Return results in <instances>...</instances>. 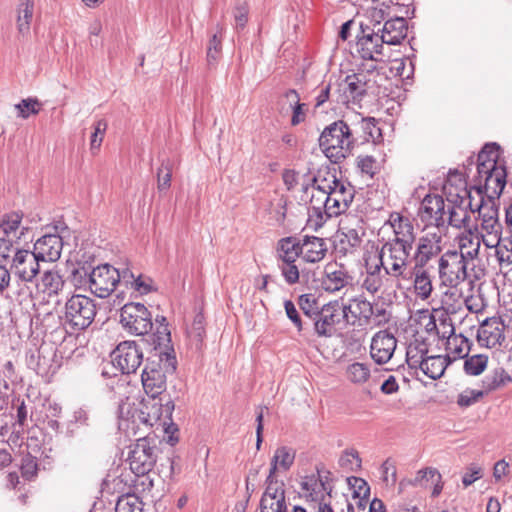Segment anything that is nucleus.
Masks as SVG:
<instances>
[{
  "instance_id": "obj_2",
  "label": "nucleus",
  "mask_w": 512,
  "mask_h": 512,
  "mask_svg": "<svg viewBox=\"0 0 512 512\" xmlns=\"http://www.w3.org/2000/svg\"><path fill=\"white\" fill-rule=\"evenodd\" d=\"M460 252L447 251L439 258V276L445 285L451 288L464 282L467 274V259L478 256L480 249L479 237L464 236L459 243Z\"/></svg>"
},
{
  "instance_id": "obj_61",
  "label": "nucleus",
  "mask_w": 512,
  "mask_h": 512,
  "mask_svg": "<svg viewBox=\"0 0 512 512\" xmlns=\"http://www.w3.org/2000/svg\"><path fill=\"white\" fill-rule=\"evenodd\" d=\"M284 308H285L287 317L294 324L297 331L299 333L302 332L303 331V322L301 320L300 314H299L295 304L291 300H285Z\"/></svg>"
},
{
  "instance_id": "obj_35",
  "label": "nucleus",
  "mask_w": 512,
  "mask_h": 512,
  "mask_svg": "<svg viewBox=\"0 0 512 512\" xmlns=\"http://www.w3.org/2000/svg\"><path fill=\"white\" fill-rule=\"evenodd\" d=\"M295 450L287 446L278 447L271 459V467L269 470L270 478L276 474L278 470L288 471L295 460Z\"/></svg>"
},
{
  "instance_id": "obj_39",
  "label": "nucleus",
  "mask_w": 512,
  "mask_h": 512,
  "mask_svg": "<svg viewBox=\"0 0 512 512\" xmlns=\"http://www.w3.org/2000/svg\"><path fill=\"white\" fill-rule=\"evenodd\" d=\"M446 369L445 359L441 356H427L422 364V372L429 378H440Z\"/></svg>"
},
{
  "instance_id": "obj_42",
  "label": "nucleus",
  "mask_w": 512,
  "mask_h": 512,
  "mask_svg": "<svg viewBox=\"0 0 512 512\" xmlns=\"http://www.w3.org/2000/svg\"><path fill=\"white\" fill-rule=\"evenodd\" d=\"M14 107L18 117L28 119L31 115H37L40 112L42 103L36 97H29L22 99Z\"/></svg>"
},
{
  "instance_id": "obj_3",
  "label": "nucleus",
  "mask_w": 512,
  "mask_h": 512,
  "mask_svg": "<svg viewBox=\"0 0 512 512\" xmlns=\"http://www.w3.org/2000/svg\"><path fill=\"white\" fill-rule=\"evenodd\" d=\"M319 146L331 162H341L352 154L355 147L351 126L344 120L326 126L319 137Z\"/></svg>"
},
{
  "instance_id": "obj_55",
  "label": "nucleus",
  "mask_w": 512,
  "mask_h": 512,
  "mask_svg": "<svg viewBox=\"0 0 512 512\" xmlns=\"http://www.w3.org/2000/svg\"><path fill=\"white\" fill-rule=\"evenodd\" d=\"M496 256L500 264H512V235L503 239L498 250H496Z\"/></svg>"
},
{
  "instance_id": "obj_29",
  "label": "nucleus",
  "mask_w": 512,
  "mask_h": 512,
  "mask_svg": "<svg viewBox=\"0 0 512 512\" xmlns=\"http://www.w3.org/2000/svg\"><path fill=\"white\" fill-rule=\"evenodd\" d=\"M47 304L44 301H41L37 304L33 305V318L32 323L35 324L36 327H41L43 332H48L49 330H53L59 324H63V317L58 315L57 313L49 310L47 308Z\"/></svg>"
},
{
  "instance_id": "obj_49",
  "label": "nucleus",
  "mask_w": 512,
  "mask_h": 512,
  "mask_svg": "<svg viewBox=\"0 0 512 512\" xmlns=\"http://www.w3.org/2000/svg\"><path fill=\"white\" fill-rule=\"evenodd\" d=\"M171 178V164L168 160H163L157 172V188L159 192L166 191L169 189L171 185Z\"/></svg>"
},
{
  "instance_id": "obj_13",
  "label": "nucleus",
  "mask_w": 512,
  "mask_h": 512,
  "mask_svg": "<svg viewBox=\"0 0 512 512\" xmlns=\"http://www.w3.org/2000/svg\"><path fill=\"white\" fill-rule=\"evenodd\" d=\"M156 459V447L152 446L147 438H140L130 446L127 460L135 475L142 476L150 472Z\"/></svg>"
},
{
  "instance_id": "obj_30",
  "label": "nucleus",
  "mask_w": 512,
  "mask_h": 512,
  "mask_svg": "<svg viewBox=\"0 0 512 512\" xmlns=\"http://www.w3.org/2000/svg\"><path fill=\"white\" fill-rule=\"evenodd\" d=\"M341 309L342 317L345 318L347 322H349V318L351 317L353 319L352 324L362 319L367 322L373 315L371 302L362 297L352 299L348 305L341 306Z\"/></svg>"
},
{
  "instance_id": "obj_18",
  "label": "nucleus",
  "mask_w": 512,
  "mask_h": 512,
  "mask_svg": "<svg viewBox=\"0 0 512 512\" xmlns=\"http://www.w3.org/2000/svg\"><path fill=\"white\" fill-rule=\"evenodd\" d=\"M419 215L426 226L445 227L447 210L443 197L427 195L422 202Z\"/></svg>"
},
{
  "instance_id": "obj_41",
  "label": "nucleus",
  "mask_w": 512,
  "mask_h": 512,
  "mask_svg": "<svg viewBox=\"0 0 512 512\" xmlns=\"http://www.w3.org/2000/svg\"><path fill=\"white\" fill-rule=\"evenodd\" d=\"M428 349L423 343L410 344L407 348L406 361L412 369L422 367L427 357Z\"/></svg>"
},
{
  "instance_id": "obj_23",
  "label": "nucleus",
  "mask_w": 512,
  "mask_h": 512,
  "mask_svg": "<svg viewBox=\"0 0 512 512\" xmlns=\"http://www.w3.org/2000/svg\"><path fill=\"white\" fill-rule=\"evenodd\" d=\"M354 134L355 145L368 142L379 143L382 141V131L378 126V121L373 117H362L351 126Z\"/></svg>"
},
{
  "instance_id": "obj_33",
  "label": "nucleus",
  "mask_w": 512,
  "mask_h": 512,
  "mask_svg": "<svg viewBox=\"0 0 512 512\" xmlns=\"http://www.w3.org/2000/svg\"><path fill=\"white\" fill-rule=\"evenodd\" d=\"M409 279H413L414 292L421 300H427L431 296L433 285L427 269L412 267L407 280Z\"/></svg>"
},
{
  "instance_id": "obj_60",
  "label": "nucleus",
  "mask_w": 512,
  "mask_h": 512,
  "mask_svg": "<svg viewBox=\"0 0 512 512\" xmlns=\"http://www.w3.org/2000/svg\"><path fill=\"white\" fill-rule=\"evenodd\" d=\"M388 275H366L362 287L369 293L375 294L380 291L383 286L384 279Z\"/></svg>"
},
{
  "instance_id": "obj_37",
  "label": "nucleus",
  "mask_w": 512,
  "mask_h": 512,
  "mask_svg": "<svg viewBox=\"0 0 512 512\" xmlns=\"http://www.w3.org/2000/svg\"><path fill=\"white\" fill-rule=\"evenodd\" d=\"M512 382L510 374L502 367L493 369L482 380L483 392L489 393Z\"/></svg>"
},
{
  "instance_id": "obj_47",
  "label": "nucleus",
  "mask_w": 512,
  "mask_h": 512,
  "mask_svg": "<svg viewBox=\"0 0 512 512\" xmlns=\"http://www.w3.org/2000/svg\"><path fill=\"white\" fill-rule=\"evenodd\" d=\"M335 89L336 81L332 83L331 80L328 83H323L321 86H319L318 94L315 97V109L322 107L327 102L330 104L335 103V101L332 100V95L334 94Z\"/></svg>"
},
{
  "instance_id": "obj_58",
  "label": "nucleus",
  "mask_w": 512,
  "mask_h": 512,
  "mask_svg": "<svg viewBox=\"0 0 512 512\" xmlns=\"http://www.w3.org/2000/svg\"><path fill=\"white\" fill-rule=\"evenodd\" d=\"M267 487L264 493H269L270 498H278L280 501L285 499V492L283 489V483H279L275 479V475L270 478V473L266 479Z\"/></svg>"
},
{
  "instance_id": "obj_64",
  "label": "nucleus",
  "mask_w": 512,
  "mask_h": 512,
  "mask_svg": "<svg viewBox=\"0 0 512 512\" xmlns=\"http://www.w3.org/2000/svg\"><path fill=\"white\" fill-rule=\"evenodd\" d=\"M502 167L503 166L495 165V163H493L492 159L483 160V161L477 160V173H478V178H479L478 182L480 180L482 181V179H485L486 175H490V174L494 173V170L500 169Z\"/></svg>"
},
{
  "instance_id": "obj_11",
  "label": "nucleus",
  "mask_w": 512,
  "mask_h": 512,
  "mask_svg": "<svg viewBox=\"0 0 512 512\" xmlns=\"http://www.w3.org/2000/svg\"><path fill=\"white\" fill-rule=\"evenodd\" d=\"M120 323L130 334L144 336L153 328L152 315L141 303L130 302L120 310Z\"/></svg>"
},
{
  "instance_id": "obj_28",
  "label": "nucleus",
  "mask_w": 512,
  "mask_h": 512,
  "mask_svg": "<svg viewBox=\"0 0 512 512\" xmlns=\"http://www.w3.org/2000/svg\"><path fill=\"white\" fill-rule=\"evenodd\" d=\"M328 248L327 243L323 238L316 236H304L300 239L301 258L307 263H318L322 261Z\"/></svg>"
},
{
  "instance_id": "obj_14",
  "label": "nucleus",
  "mask_w": 512,
  "mask_h": 512,
  "mask_svg": "<svg viewBox=\"0 0 512 512\" xmlns=\"http://www.w3.org/2000/svg\"><path fill=\"white\" fill-rule=\"evenodd\" d=\"M113 364L123 373H135L143 361L142 349L135 341H124L112 353Z\"/></svg>"
},
{
  "instance_id": "obj_51",
  "label": "nucleus",
  "mask_w": 512,
  "mask_h": 512,
  "mask_svg": "<svg viewBox=\"0 0 512 512\" xmlns=\"http://www.w3.org/2000/svg\"><path fill=\"white\" fill-rule=\"evenodd\" d=\"M348 484L353 489V497L354 498H369L370 495V487L368 483L359 477H350L348 478Z\"/></svg>"
},
{
  "instance_id": "obj_38",
  "label": "nucleus",
  "mask_w": 512,
  "mask_h": 512,
  "mask_svg": "<svg viewBox=\"0 0 512 512\" xmlns=\"http://www.w3.org/2000/svg\"><path fill=\"white\" fill-rule=\"evenodd\" d=\"M65 285V282L56 270H47L41 276L40 287L49 297L57 296Z\"/></svg>"
},
{
  "instance_id": "obj_8",
  "label": "nucleus",
  "mask_w": 512,
  "mask_h": 512,
  "mask_svg": "<svg viewBox=\"0 0 512 512\" xmlns=\"http://www.w3.org/2000/svg\"><path fill=\"white\" fill-rule=\"evenodd\" d=\"M444 190L448 194V201L452 203L447 208L446 225L448 224L458 229L467 228L470 220L467 210L469 207L467 204L464 206V204L466 201L468 202V197L463 192V186L460 184L459 178L454 177L451 183L447 181Z\"/></svg>"
},
{
  "instance_id": "obj_25",
  "label": "nucleus",
  "mask_w": 512,
  "mask_h": 512,
  "mask_svg": "<svg viewBox=\"0 0 512 512\" xmlns=\"http://www.w3.org/2000/svg\"><path fill=\"white\" fill-rule=\"evenodd\" d=\"M503 328L504 324L499 318L492 317L485 319L477 331L478 342L487 348L500 345L505 339Z\"/></svg>"
},
{
  "instance_id": "obj_15",
  "label": "nucleus",
  "mask_w": 512,
  "mask_h": 512,
  "mask_svg": "<svg viewBox=\"0 0 512 512\" xmlns=\"http://www.w3.org/2000/svg\"><path fill=\"white\" fill-rule=\"evenodd\" d=\"M342 317L341 305L338 301H331L320 308L313 322L314 333L318 337L330 338L336 332V325Z\"/></svg>"
},
{
  "instance_id": "obj_40",
  "label": "nucleus",
  "mask_w": 512,
  "mask_h": 512,
  "mask_svg": "<svg viewBox=\"0 0 512 512\" xmlns=\"http://www.w3.org/2000/svg\"><path fill=\"white\" fill-rule=\"evenodd\" d=\"M154 349L160 352L168 351L175 355L174 349L171 345V333L168 324H161L157 327L156 332L153 334Z\"/></svg>"
},
{
  "instance_id": "obj_1",
  "label": "nucleus",
  "mask_w": 512,
  "mask_h": 512,
  "mask_svg": "<svg viewBox=\"0 0 512 512\" xmlns=\"http://www.w3.org/2000/svg\"><path fill=\"white\" fill-rule=\"evenodd\" d=\"M312 186L319 193L311 197L312 209L321 221L341 215L353 202L354 187L337 178L335 168L318 170L312 178Z\"/></svg>"
},
{
  "instance_id": "obj_4",
  "label": "nucleus",
  "mask_w": 512,
  "mask_h": 512,
  "mask_svg": "<svg viewBox=\"0 0 512 512\" xmlns=\"http://www.w3.org/2000/svg\"><path fill=\"white\" fill-rule=\"evenodd\" d=\"M157 360L147 359L141 374L143 389L148 397L158 398L166 391L167 375L175 372L176 356L168 351L156 354Z\"/></svg>"
},
{
  "instance_id": "obj_21",
  "label": "nucleus",
  "mask_w": 512,
  "mask_h": 512,
  "mask_svg": "<svg viewBox=\"0 0 512 512\" xmlns=\"http://www.w3.org/2000/svg\"><path fill=\"white\" fill-rule=\"evenodd\" d=\"M397 347V339L388 330H380L372 337L370 355L375 363L386 364L393 356Z\"/></svg>"
},
{
  "instance_id": "obj_43",
  "label": "nucleus",
  "mask_w": 512,
  "mask_h": 512,
  "mask_svg": "<svg viewBox=\"0 0 512 512\" xmlns=\"http://www.w3.org/2000/svg\"><path fill=\"white\" fill-rule=\"evenodd\" d=\"M347 377L353 383H365L370 377L369 366L360 362L352 363L347 368Z\"/></svg>"
},
{
  "instance_id": "obj_31",
  "label": "nucleus",
  "mask_w": 512,
  "mask_h": 512,
  "mask_svg": "<svg viewBox=\"0 0 512 512\" xmlns=\"http://www.w3.org/2000/svg\"><path fill=\"white\" fill-rule=\"evenodd\" d=\"M506 168L503 166L500 169L494 170V173L486 175L484 179V185L481 184V180L475 186H481L483 195L486 198L499 200V197L506 185Z\"/></svg>"
},
{
  "instance_id": "obj_16",
  "label": "nucleus",
  "mask_w": 512,
  "mask_h": 512,
  "mask_svg": "<svg viewBox=\"0 0 512 512\" xmlns=\"http://www.w3.org/2000/svg\"><path fill=\"white\" fill-rule=\"evenodd\" d=\"M141 407L147 412V417H150V420H153L154 423L163 420V424L166 425L169 421L170 423L166 428V432L177 430L175 424L172 423V414L175 405L170 397L166 399L165 396H159L158 400L157 398L150 397L143 399Z\"/></svg>"
},
{
  "instance_id": "obj_9",
  "label": "nucleus",
  "mask_w": 512,
  "mask_h": 512,
  "mask_svg": "<svg viewBox=\"0 0 512 512\" xmlns=\"http://www.w3.org/2000/svg\"><path fill=\"white\" fill-rule=\"evenodd\" d=\"M22 220L21 211H10L0 217V257H8V253L19 246V241L28 232Z\"/></svg>"
},
{
  "instance_id": "obj_44",
  "label": "nucleus",
  "mask_w": 512,
  "mask_h": 512,
  "mask_svg": "<svg viewBox=\"0 0 512 512\" xmlns=\"http://www.w3.org/2000/svg\"><path fill=\"white\" fill-rule=\"evenodd\" d=\"M488 357L484 354H477L468 357L464 362V371L468 375H480L487 367Z\"/></svg>"
},
{
  "instance_id": "obj_54",
  "label": "nucleus",
  "mask_w": 512,
  "mask_h": 512,
  "mask_svg": "<svg viewBox=\"0 0 512 512\" xmlns=\"http://www.w3.org/2000/svg\"><path fill=\"white\" fill-rule=\"evenodd\" d=\"M483 396L484 392L482 390L466 389L459 394L457 404L460 407H469L476 403Z\"/></svg>"
},
{
  "instance_id": "obj_56",
  "label": "nucleus",
  "mask_w": 512,
  "mask_h": 512,
  "mask_svg": "<svg viewBox=\"0 0 512 512\" xmlns=\"http://www.w3.org/2000/svg\"><path fill=\"white\" fill-rule=\"evenodd\" d=\"M278 266L281 270L282 276L289 285H294L299 282L300 274L298 267L295 265V262L281 263Z\"/></svg>"
},
{
  "instance_id": "obj_57",
  "label": "nucleus",
  "mask_w": 512,
  "mask_h": 512,
  "mask_svg": "<svg viewBox=\"0 0 512 512\" xmlns=\"http://www.w3.org/2000/svg\"><path fill=\"white\" fill-rule=\"evenodd\" d=\"M286 205L287 200L284 197H279L271 202L272 211L270 214L277 224H283L286 218Z\"/></svg>"
},
{
  "instance_id": "obj_27",
  "label": "nucleus",
  "mask_w": 512,
  "mask_h": 512,
  "mask_svg": "<svg viewBox=\"0 0 512 512\" xmlns=\"http://www.w3.org/2000/svg\"><path fill=\"white\" fill-rule=\"evenodd\" d=\"M64 243L54 234H45L34 243L33 253L40 261H57L63 249Z\"/></svg>"
},
{
  "instance_id": "obj_17",
  "label": "nucleus",
  "mask_w": 512,
  "mask_h": 512,
  "mask_svg": "<svg viewBox=\"0 0 512 512\" xmlns=\"http://www.w3.org/2000/svg\"><path fill=\"white\" fill-rule=\"evenodd\" d=\"M442 251L441 236L427 234L419 238L413 251V268L427 269L429 262Z\"/></svg>"
},
{
  "instance_id": "obj_6",
  "label": "nucleus",
  "mask_w": 512,
  "mask_h": 512,
  "mask_svg": "<svg viewBox=\"0 0 512 512\" xmlns=\"http://www.w3.org/2000/svg\"><path fill=\"white\" fill-rule=\"evenodd\" d=\"M413 246L401 245L393 242H385L380 250L384 257L385 275L395 280H407L409 267L413 262Z\"/></svg>"
},
{
  "instance_id": "obj_12",
  "label": "nucleus",
  "mask_w": 512,
  "mask_h": 512,
  "mask_svg": "<svg viewBox=\"0 0 512 512\" xmlns=\"http://www.w3.org/2000/svg\"><path fill=\"white\" fill-rule=\"evenodd\" d=\"M87 276L89 290L99 298L108 297L120 284L119 269L110 264H102L87 273L84 268L81 269Z\"/></svg>"
},
{
  "instance_id": "obj_52",
  "label": "nucleus",
  "mask_w": 512,
  "mask_h": 512,
  "mask_svg": "<svg viewBox=\"0 0 512 512\" xmlns=\"http://www.w3.org/2000/svg\"><path fill=\"white\" fill-rule=\"evenodd\" d=\"M221 55V40L217 34H214L209 40L207 47V62L209 66H214L218 62Z\"/></svg>"
},
{
  "instance_id": "obj_5",
  "label": "nucleus",
  "mask_w": 512,
  "mask_h": 512,
  "mask_svg": "<svg viewBox=\"0 0 512 512\" xmlns=\"http://www.w3.org/2000/svg\"><path fill=\"white\" fill-rule=\"evenodd\" d=\"M97 314L96 303L88 296L76 294L65 303L63 325L72 333L87 329Z\"/></svg>"
},
{
  "instance_id": "obj_22",
  "label": "nucleus",
  "mask_w": 512,
  "mask_h": 512,
  "mask_svg": "<svg viewBox=\"0 0 512 512\" xmlns=\"http://www.w3.org/2000/svg\"><path fill=\"white\" fill-rule=\"evenodd\" d=\"M352 281V277L342 264L328 263L320 280L321 287L326 292L335 293L346 287Z\"/></svg>"
},
{
  "instance_id": "obj_45",
  "label": "nucleus",
  "mask_w": 512,
  "mask_h": 512,
  "mask_svg": "<svg viewBox=\"0 0 512 512\" xmlns=\"http://www.w3.org/2000/svg\"><path fill=\"white\" fill-rule=\"evenodd\" d=\"M298 305L303 311L304 315L310 320L315 318L317 313L320 311L318 301L313 294H302L298 298Z\"/></svg>"
},
{
  "instance_id": "obj_26",
  "label": "nucleus",
  "mask_w": 512,
  "mask_h": 512,
  "mask_svg": "<svg viewBox=\"0 0 512 512\" xmlns=\"http://www.w3.org/2000/svg\"><path fill=\"white\" fill-rule=\"evenodd\" d=\"M364 231L357 228L341 227L334 244V250L337 257H345L354 254L362 244Z\"/></svg>"
},
{
  "instance_id": "obj_36",
  "label": "nucleus",
  "mask_w": 512,
  "mask_h": 512,
  "mask_svg": "<svg viewBox=\"0 0 512 512\" xmlns=\"http://www.w3.org/2000/svg\"><path fill=\"white\" fill-rule=\"evenodd\" d=\"M17 30L22 36L30 32V25L34 14V0H19L17 5Z\"/></svg>"
},
{
  "instance_id": "obj_46",
  "label": "nucleus",
  "mask_w": 512,
  "mask_h": 512,
  "mask_svg": "<svg viewBox=\"0 0 512 512\" xmlns=\"http://www.w3.org/2000/svg\"><path fill=\"white\" fill-rule=\"evenodd\" d=\"M361 458L359 453L355 449L345 450L339 458L340 467L350 470L357 471L361 468Z\"/></svg>"
},
{
  "instance_id": "obj_32",
  "label": "nucleus",
  "mask_w": 512,
  "mask_h": 512,
  "mask_svg": "<svg viewBox=\"0 0 512 512\" xmlns=\"http://www.w3.org/2000/svg\"><path fill=\"white\" fill-rule=\"evenodd\" d=\"M381 31L382 37L385 43L388 45H399L407 35V23L402 17H396L394 19L387 20Z\"/></svg>"
},
{
  "instance_id": "obj_10",
  "label": "nucleus",
  "mask_w": 512,
  "mask_h": 512,
  "mask_svg": "<svg viewBox=\"0 0 512 512\" xmlns=\"http://www.w3.org/2000/svg\"><path fill=\"white\" fill-rule=\"evenodd\" d=\"M8 254V257H0V259L9 264L12 275L22 282H32L40 271V260L36 255L19 246L12 248Z\"/></svg>"
},
{
  "instance_id": "obj_24",
  "label": "nucleus",
  "mask_w": 512,
  "mask_h": 512,
  "mask_svg": "<svg viewBox=\"0 0 512 512\" xmlns=\"http://www.w3.org/2000/svg\"><path fill=\"white\" fill-rule=\"evenodd\" d=\"M366 95L362 86L347 75L343 80H336V89L332 95L335 104L348 105L350 102L358 103Z\"/></svg>"
},
{
  "instance_id": "obj_50",
  "label": "nucleus",
  "mask_w": 512,
  "mask_h": 512,
  "mask_svg": "<svg viewBox=\"0 0 512 512\" xmlns=\"http://www.w3.org/2000/svg\"><path fill=\"white\" fill-rule=\"evenodd\" d=\"M269 493H264L260 501L261 512H287L285 499L270 498Z\"/></svg>"
},
{
  "instance_id": "obj_7",
  "label": "nucleus",
  "mask_w": 512,
  "mask_h": 512,
  "mask_svg": "<svg viewBox=\"0 0 512 512\" xmlns=\"http://www.w3.org/2000/svg\"><path fill=\"white\" fill-rule=\"evenodd\" d=\"M454 177H458L460 184L463 186V192L468 197L467 206L470 212H477L481 221L498 218V200L486 198L483 195L481 186H472L470 189H467L466 180L463 178L462 173L458 171L449 173L448 182L451 183Z\"/></svg>"
},
{
  "instance_id": "obj_62",
  "label": "nucleus",
  "mask_w": 512,
  "mask_h": 512,
  "mask_svg": "<svg viewBox=\"0 0 512 512\" xmlns=\"http://www.w3.org/2000/svg\"><path fill=\"white\" fill-rule=\"evenodd\" d=\"M499 157V146L496 143H487L479 152L477 160H489L492 159L493 163L497 165V160Z\"/></svg>"
},
{
  "instance_id": "obj_19",
  "label": "nucleus",
  "mask_w": 512,
  "mask_h": 512,
  "mask_svg": "<svg viewBox=\"0 0 512 512\" xmlns=\"http://www.w3.org/2000/svg\"><path fill=\"white\" fill-rule=\"evenodd\" d=\"M392 228V236L386 242L415 247L417 233L412 221L397 212L391 213L387 223Z\"/></svg>"
},
{
  "instance_id": "obj_53",
  "label": "nucleus",
  "mask_w": 512,
  "mask_h": 512,
  "mask_svg": "<svg viewBox=\"0 0 512 512\" xmlns=\"http://www.w3.org/2000/svg\"><path fill=\"white\" fill-rule=\"evenodd\" d=\"M107 126V122L104 119H100L95 123L94 132L91 135L90 141V148L92 151L100 148Z\"/></svg>"
},
{
  "instance_id": "obj_48",
  "label": "nucleus",
  "mask_w": 512,
  "mask_h": 512,
  "mask_svg": "<svg viewBox=\"0 0 512 512\" xmlns=\"http://www.w3.org/2000/svg\"><path fill=\"white\" fill-rule=\"evenodd\" d=\"M115 512H143L142 502L135 496H123L117 501Z\"/></svg>"
},
{
  "instance_id": "obj_63",
  "label": "nucleus",
  "mask_w": 512,
  "mask_h": 512,
  "mask_svg": "<svg viewBox=\"0 0 512 512\" xmlns=\"http://www.w3.org/2000/svg\"><path fill=\"white\" fill-rule=\"evenodd\" d=\"M248 5L245 2H239L234 8V19L237 28H244L248 21Z\"/></svg>"
},
{
  "instance_id": "obj_34",
  "label": "nucleus",
  "mask_w": 512,
  "mask_h": 512,
  "mask_svg": "<svg viewBox=\"0 0 512 512\" xmlns=\"http://www.w3.org/2000/svg\"><path fill=\"white\" fill-rule=\"evenodd\" d=\"M300 239L296 237H284L277 242L276 254L281 263H292L301 257Z\"/></svg>"
},
{
  "instance_id": "obj_20",
  "label": "nucleus",
  "mask_w": 512,
  "mask_h": 512,
  "mask_svg": "<svg viewBox=\"0 0 512 512\" xmlns=\"http://www.w3.org/2000/svg\"><path fill=\"white\" fill-rule=\"evenodd\" d=\"M361 30L363 35L357 41L358 53L361 58L375 62L380 61L379 56L383 54V44H386L384 38L379 31L375 32L369 26L364 27L361 24Z\"/></svg>"
},
{
  "instance_id": "obj_59",
  "label": "nucleus",
  "mask_w": 512,
  "mask_h": 512,
  "mask_svg": "<svg viewBox=\"0 0 512 512\" xmlns=\"http://www.w3.org/2000/svg\"><path fill=\"white\" fill-rule=\"evenodd\" d=\"M441 479L440 473L434 468H425L423 470L418 471L415 479L414 485H424V482L431 483L439 482Z\"/></svg>"
}]
</instances>
